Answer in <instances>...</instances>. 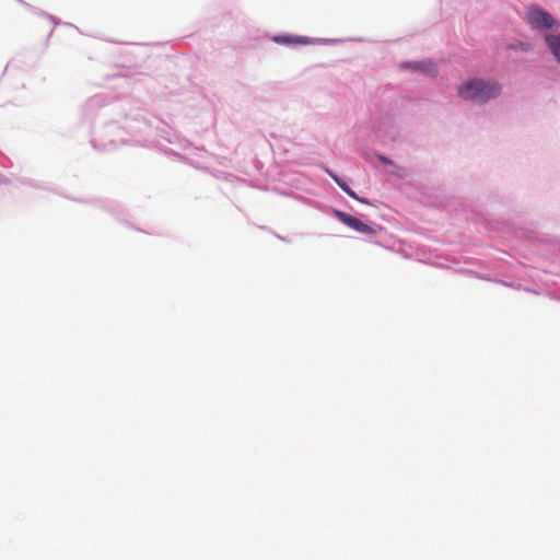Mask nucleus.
<instances>
[{"label": "nucleus", "mask_w": 560, "mask_h": 560, "mask_svg": "<svg viewBox=\"0 0 560 560\" xmlns=\"http://www.w3.org/2000/svg\"><path fill=\"white\" fill-rule=\"evenodd\" d=\"M502 92V85L494 80L475 79L465 82L458 88V95L466 101H472L478 104L487 103L497 98Z\"/></svg>", "instance_id": "nucleus-1"}, {"label": "nucleus", "mask_w": 560, "mask_h": 560, "mask_svg": "<svg viewBox=\"0 0 560 560\" xmlns=\"http://www.w3.org/2000/svg\"><path fill=\"white\" fill-rule=\"evenodd\" d=\"M527 21L534 28H552L557 26V22L547 11L536 7L528 10Z\"/></svg>", "instance_id": "nucleus-2"}, {"label": "nucleus", "mask_w": 560, "mask_h": 560, "mask_svg": "<svg viewBox=\"0 0 560 560\" xmlns=\"http://www.w3.org/2000/svg\"><path fill=\"white\" fill-rule=\"evenodd\" d=\"M336 217L347 226L368 235H374L381 228L376 224H368L361 220L345 213L342 211H336Z\"/></svg>", "instance_id": "nucleus-3"}, {"label": "nucleus", "mask_w": 560, "mask_h": 560, "mask_svg": "<svg viewBox=\"0 0 560 560\" xmlns=\"http://www.w3.org/2000/svg\"><path fill=\"white\" fill-rule=\"evenodd\" d=\"M545 39L550 51L558 62H560V35L547 34Z\"/></svg>", "instance_id": "nucleus-4"}, {"label": "nucleus", "mask_w": 560, "mask_h": 560, "mask_svg": "<svg viewBox=\"0 0 560 560\" xmlns=\"http://www.w3.org/2000/svg\"><path fill=\"white\" fill-rule=\"evenodd\" d=\"M273 40L278 44H307V37L300 36H290V35H279L273 38Z\"/></svg>", "instance_id": "nucleus-5"}, {"label": "nucleus", "mask_w": 560, "mask_h": 560, "mask_svg": "<svg viewBox=\"0 0 560 560\" xmlns=\"http://www.w3.org/2000/svg\"><path fill=\"white\" fill-rule=\"evenodd\" d=\"M506 48L527 52L532 49V45L529 43H525V42H516V43L509 44L506 46Z\"/></svg>", "instance_id": "nucleus-6"}, {"label": "nucleus", "mask_w": 560, "mask_h": 560, "mask_svg": "<svg viewBox=\"0 0 560 560\" xmlns=\"http://www.w3.org/2000/svg\"><path fill=\"white\" fill-rule=\"evenodd\" d=\"M332 179L337 183V185L347 194V191L350 189V187L343 183L340 178H338L336 175L330 174Z\"/></svg>", "instance_id": "nucleus-7"}, {"label": "nucleus", "mask_w": 560, "mask_h": 560, "mask_svg": "<svg viewBox=\"0 0 560 560\" xmlns=\"http://www.w3.org/2000/svg\"><path fill=\"white\" fill-rule=\"evenodd\" d=\"M378 159H380V161L382 163L392 164V161L388 158L384 156V155H380Z\"/></svg>", "instance_id": "nucleus-8"}, {"label": "nucleus", "mask_w": 560, "mask_h": 560, "mask_svg": "<svg viewBox=\"0 0 560 560\" xmlns=\"http://www.w3.org/2000/svg\"><path fill=\"white\" fill-rule=\"evenodd\" d=\"M347 195H349L353 199L359 200L357 194L351 188L347 191Z\"/></svg>", "instance_id": "nucleus-9"}]
</instances>
